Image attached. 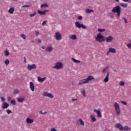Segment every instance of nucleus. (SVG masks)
Listing matches in <instances>:
<instances>
[{"label":"nucleus","instance_id":"obj_1","mask_svg":"<svg viewBox=\"0 0 131 131\" xmlns=\"http://www.w3.org/2000/svg\"><path fill=\"white\" fill-rule=\"evenodd\" d=\"M95 78L92 75L89 76L86 79H83L80 80L78 83L79 85H81V84H83V83H88L89 81L91 80H94Z\"/></svg>","mask_w":131,"mask_h":131},{"label":"nucleus","instance_id":"obj_2","mask_svg":"<svg viewBox=\"0 0 131 131\" xmlns=\"http://www.w3.org/2000/svg\"><path fill=\"white\" fill-rule=\"evenodd\" d=\"M113 13H117V17L119 18L120 17V14L121 13V7L119 5L116 6V7H114L112 10Z\"/></svg>","mask_w":131,"mask_h":131},{"label":"nucleus","instance_id":"obj_3","mask_svg":"<svg viewBox=\"0 0 131 131\" xmlns=\"http://www.w3.org/2000/svg\"><path fill=\"white\" fill-rule=\"evenodd\" d=\"M95 39L96 41H98V42H103L105 41V36L102 35V34L99 33L95 37Z\"/></svg>","mask_w":131,"mask_h":131},{"label":"nucleus","instance_id":"obj_4","mask_svg":"<svg viewBox=\"0 0 131 131\" xmlns=\"http://www.w3.org/2000/svg\"><path fill=\"white\" fill-rule=\"evenodd\" d=\"M114 108L117 113V115H120L121 111L120 106H119V104H118L117 102H115Z\"/></svg>","mask_w":131,"mask_h":131},{"label":"nucleus","instance_id":"obj_5","mask_svg":"<svg viewBox=\"0 0 131 131\" xmlns=\"http://www.w3.org/2000/svg\"><path fill=\"white\" fill-rule=\"evenodd\" d=\"M64 67V66L62 64V62H58L55 64V66L53 67V69H62Z\"/></svg>","mask_w":131,"mask_h":131},{"label":"nucleus","instance_id":"obj_6","mask_svg":"<svg viewBox=\"0 0 131 131\" xmlns=\"http://www.w3.org/2000/svg\"><path fill=\"white\" fill-rule=\"evenodd\" d=\"M75 25L77 28H82L83 29H86L87 28L85 25L83 24H80V23L78 21L76 22L75 23Z\"/></svg>","mask_w":131,"mask_h":131},{"label":"nucleus","instance_id":"obj_7","mask_svg":"<svg viewBox=\"0 0 131 131\" xmlns=\"http://www.w3.org/2000/svg\"><path fill=\"white\" fill-rule=\"evenodd\" d=\"M105 41H106V42H112L113 40H114V37L111 35H109L107 37H104Z\"/></svg>","mask_w":131,"mask_h":131},{"label":"nucleus","instance_id":"obj_8","mask_svg":"<svg viewBox=\"0 0 131 131\" xmlns=\"http://www.w3.org/2000/svg\"><path fill=\"white\" fill-rule=\"evenodd\" d=\"M54 37L56 40H61L62 39V36L61 34L59 33V32H56L55 34L54 35Z\"/></svg>","mask_w":131,"mask_h":131},{"label":"nucleus","instance_id":"obj_9","mask_svg":"<svg viewBox=\"0 0 131 131\" xmlns=\"http://www.w3.org/2000/svg\"><path fill=\"white\" fill-rule=\"evenodd\" d=\"M43 95L44 97H48V98H50V99H53L54 98V95L52 94L47 92H43Z\"/></svg>","mask_w":131,"mask_h":131},{"label":"nucleus","instance_id":"obj_10","mask_svg":"<svg viewBox=\"0 0 131 131\" xmlns=\"http://www.w3.org/2000/svg\"><path fill=\"white\" fill-rule=\"evenodd\" d=\"M28 70L31 71L32 69H36V65L35 64H28Z\"/></svg>","mask_w":131,"mask_h":131},{"label":"nucleus","instance_id":"obj_11","mask_svg":"<svg viewBox=\"0 0 131 131\" xmlns=\"http://www.w3.org/2000/svg\"><path fill=\"white\" fill-rule=\"evenodd\" d=\"M94 112L97 113L98 117H99V118H102V113H101V110H94Z\"/></svg>","mask_w":131,"mask_h":131},{"label":"nucleus","instance_id":"obj_12","mask_svg":"<svg viewBox=\"0 0 131 131\" xmlns=\"http://www.w3.org/2000/svg\"><path fill=\"white\" fill-rule=\"evenodd\" d=\"M46 79H47V77L43 78H41L39 76L37 77V80L39 82H43L46 80Z\"/></svg>","mask_w":131,"mask_h":131},{"label":"nucleus","instance_id":"obj_13","mask_svg":"<svg viewBox=\"0 0 131 131\" xmlns=\"http://www.w3.org/2000/svg\"><path fill=\"white\" fill-rule=\"evenodd\" d=\"M115 126L117 128H118L119 130H122L123 129V126H122V125H121L120 123L116 124Z\"/></svg>","mask_w":131,"mask_h":131},{"label":"nucleus","instance_id":"obj_14","mask_svg":"<svg viewBox=\"0 0 131 131\" xmlns=\"http://www.w3.org/2000/svg\"><path fill=\"white\" fill-rule=\"evenodd\" d=\"M46 52H48L49 53H51L52 51H53V47L52 46H48L46 49Z\"/></svg>","mask_w":131,"mask_h":131},{"label":"nucleus","instance_id":"obj_15","mask_svg":"<svg viewBox=\"0 0 131 131\" xmlns=\"http://www.w3.org/2000/svg\"><path fill=\"white\" fill-rule=\"evenodd\" d=\"M30 89L32 92H34V84L32 83V82H30Z\"/></svg>","mask_w":131,"mask_h":131},{"label":"nucleus","instance_id":"obj_16","mask_svg":"<svg viewBox=\"0 0 131 131\" xmlns=\"http://www.w3.org/2000/svg\"><path fill=\"white\" fill-rule=\"evenodd\" d=\"M3 109H7V108H9V103L7 102H4L2 106Z\"/></svg>","mask_w":131,"mask_h":131},{"label":"nucleus","instance_id":"obj_17","mask_svg":"<svg viewBox=\"0 0 131 131\" xmlns=\"http://www.w3.org/2000/svg\"><path fill=\"white\" fill-rule=\"evenodd\" d=\"M104 82H108L109 81V72H107V75L104 78Z\"/></svg>","mask_w":131,"mask_h":131},{"label":"nucleus","instance_id":"obj_18","mask_svg":"<svg viewBox=\"0 0 131 131\" xmlns=\"http://www.w3.org/2000/svg\"><path fill=\"white\" fill-rule=\"evenodd\" d=\"M77 122H78V123H79V124H80L81 125H82L83 126V125H84V122L81 119H79L78 120Z\"/></svg>","mask_w":131,"mask_h":131},{"label":"nucleus","instance_id":"obj_19","mask_svg":"<svg viewBox=\"0 0 131 131\" xmlns=\"http://www.w3.org/2000/svg\"><path fill=\"white\" fill-rule=\"evenodd\" d=\"M91 122H95V121H96L97 120V119H96V117H95V116H94V115H92L91 116Z\"/></svg>","mask_w":131,"mask_h":131},{"label":"nucleus","instance_id":"obj_20","mask_svg":"<svg viewBox=\"0 0 131 131\" xmlns=\"http://www.w3.org/2000/svg\"><path fill=\"white\" fill-rule=\"evenodd\" d=\"M109 50H110V52H111V53H112V54H115V53H116V49H114L113 48H110Z\"/></svg>","mask_w":131,"mask_h":131},{"label":"nucleus","instance_id":"obj_21","mask_svg":"<svg viewBox=\"0 0 131 131\" xmlns=\"http://www.w3.org/2000/svg\"><path fill=\"white\" fill-rule=\"evenodd\" d=\"M25 99V98H24V97L18 98L17 101H18V102H19V103H23Z\"/></svg>","mask_w":131,"mask_h":131},{"label":"nucleus","instance_id":"obj_22","mask_svg":"<svg viewBox=\"0 0 131 131\" xmlns=\"http://www.w3.org/2000/svg\"><path fill=\"white\" fill-rule=\"evenodd\" d=\"M26 122L27 123H32L33 122V119H31L29 118H27Z\"/></svg>","mask_w":131,"mask_h":131},{"label":"nucleus","instance_id":"obj_23","mask_svg":"<svg viewBox=\"0 0 131 131\" xmlns=\"http://www.w3.org/2000/svg\"><path fill=\"white\" fill-rule=\"evenodd\" d=\"M122 130H124V131L130 130V128L128 126H125L123 127Z\"/></svg>","mask_w":131,"mask_h":131},{"label":"nucleus","instance_id":"obj_24","mask_svg":"<svg viewBox=\"0 0 131 131\" xmlns=\"http://www.w3.org/2000/svg\"><path fill=\"white\" fill-rule=\"evenodd\" d=\"M86 13L88 14H91V13H94V10L90 9H87L85 10Z\"/></svg>","mask_w":131,"mask_h":131},{"label":"nucleus","instance_id":"obj_25","mask_svg":"<svg viewBox=\"0 0 131 131\" xmlns=\"http://www.w3.org/2000/svg\"><path fill=\"white\" fill-rule=\"evenodd\" d=\"M70 38H71V39L75 40L77 39V37H76V35L74 34L70 36Z\"/></svg>","mask_w":131,"mask_h":131},{"label":"nucleus","instance_id":"obj_26","mask_svg":"<svg viewBox=\"0 0 131 131\" xmlns=\"http://www.w3.org/2000/svg\"><path fill=\"white\" fill-rule=\"evenodd\" d=\"M14 11H15V9H14L13 8H10L8 10V12L10 14H14Z\"/></svg>","mask_w":131,"mask_h":131},{"label":"nucleus","instance_id":"obj_27","mask_svg":"<svg viewBox=\"0 0 131 131\" xmlns=\"http://www.w3.org/2000/svg\"><path fill=\"white\" fill-rule=\"evenodd\" d=\"M37 13L38 14H39V15H46V12L43 11H41L39 10H37Z\"/></svg>","mask_w":131,"mask_h":131},{"label":"nucleus","instance_id":"obj_28","mask_svg":"<svg viewBox=\"0 0 131 131\" xmlns=\"http://www.w3.org/2000/svg\"><path fill=\"white\" fill-rule=\"evenodd\" d=\"M120 6H121V7H122L123 8H127V3H121L120 4Z\"/></svg>","mask_w":131,"mask_h":131},{"label":"nucleus","instance_id":"obj_29","mask_svg":"<svg viewBox=\"0 0 131 131\" xmlns=\"http://www.w3.org/2000/svg\"><path fill=\"white\" fill-rule=\"evenodd\" d=\"M72 60L73 61L74 63H80V60H77L73 57L72 58Z\"/></svg>","mask_w":131,"mask_h":131},{"label":"nucleus","instance_id":"obj_30","mask_svg":"<svg viewBox=\"0 0 131 131\" xmlns=\"http://www.w3.org/2000/svg\"><path fill=\"white\" fill-rule=\"evenodd\" d=\"M108 69H109V66H106L105 67V68H104L103 70H102V72L103 73H106V72H107V70H108Z\"/></svg>","mask_w":131,"mask_h":131},{"label":"nucleus","instance_id":"obj_31","mask_svg":"<svg viewBox=\"0 0 131 131\" xmlns=\"http://www.w3.org/2000/svg\"><path fill=\"white\" fill-rule=\"evenodd\" d=\"M4 55L5 56H9V55H10V52H9V51L8 50H6L5 52H4Z\"/></svg>","mask_w":131,"mask_h":131},{"label":"nucleus","instance_id":"obj_32","mask_svg":"<svg viewBox=\"0 0 131 131\" xmlns=\"http://www.w3.org/2000/svg\"><path fill=\"white\" fill-rule=\"evenodd\" d=\"M49 7V5L47 4H42L40 6V8H46Z\"/></svg>","mask_w":131,"mask_h":131},{"label":"nucleus","instance_id":"obj_33","mask_svg":"<svg viewBox=\"0 0 131 131\" xmlns=\"http://www.w3.org/2000/svg\"><path fill=\"white\" fill-rule=\"evenodd\" d=\"M81 93H82V94H83V97H86V95H85V90L84 89H82L81 91Z\"/></svg>","mask_w":131,"mask_h":131},{"label":"nucleus","instance_id":"obj_34","mask_svg":"<svg viewBox=\"0 0 131 131\" xmlns=\"http://www.w3.org/2000/svg\"><path fill=\"white\" fill-rule=\"evenodd\" d=\"M20 37H21V38H23V39H26V35H25L24 34H20Z\"/></svg>","mask_w":131,"mask_h":131},{"label":"nucleus","instance_id":"obj_35","mask_svg":"<svg viewBox=\"0 0 131 131\" xmlns=\"http://www.w3.org/2000/svg\"><path fill=\"white\" fill-rule=\"evenodd\" d=\"M5 64L6 65H9L10 64V60H9V59H6L5 62H4Z\"/></svg>","mask_w":131,"mask_h":131},{"label":"nucleus","instance_id":"obj_36","mask_svg":"<svg viewBox=\"0 0 131 131\" xmlns=\"http://www.w3.org/2000/svg\"><path fill=\"white\" fill-rule=\"evenodd\" d=\"M105 30H106V29H98V31L99 32H103V31H105Z\"/></svg>","mask_w":131,"mask_h":131},{"label":"nucleus","instance_id":"obj_37","mask_svg":"<svg viewBox=\"0 0 131 131\" xmlns=\"http://www.w3.org/2000/svg\"><path fill=\"white\" fill-rule=\"evenodd\" d=\"M11 103L12 104V105H16V101H15V100H11Z\"/></svg>","mask_w":131,"mask_h":131},{"label":"nucleus","instance_id":"obj_38","mask_svg":"<svg viewBox=\"0 0 131 131\" xmlns=\"http://www.w3.org/2000/svg\"><path fill=\"white\" fill-rule=\"evenodd\" d=\"M35 15H36V12H34L33 13V14H30V16H31V17H33V16H35Z\"/></svg>","mask_w":131,"mask_h":131},{"label":"nucleus","instance_id":"obj_39","mask_svg":"<svg viewBox=\"0 0 131 131\" xmlns=\"http://www.w3.org/2000/svg\"><path fill=\"white\" fill-rule=\"evenodd\" d=\"M14 94H19V90L15 89L14 90Z\"/></svg>","mask_w":131,"mask_h":131},{"label":"nucleus","instance_id":"obj_40","mask_svg":"<svg viewBox=\"0 0 131 131\" xmlns=\"http://www.w3.org/2000/svg\"><path fill=\"white\" fill-rule=\"evenodd\" d=\"M6 112L8 114H11V113H12V111L10 110H6Z\"/></svg>","mask_w":131,"mask_h":131},{"label":"nucleus","instance_id":"obj_41","mask_svg":"<svg viewBox=\"0 0 131 131\" xmlns=\"http://www.w3.org/2000/svg\"><path fill=\"white\" fill-rule=\"evenodd\" d=\"M120 85H121V86H123V85H124V82L121 81L120 82Z\"/></svg>","mask_w":131,"mask_h":131},{"label":"nucleus","instance_id":"obj_42","mask_svg":"<svg viewBox=\"0 0 131 131\" xmlns=\"http://www.w3.org/2000/svg\"><path fill=\"white\" fill-rule=\"evenodd\" d=\"M123 2H125V3H129L130 4L131 3V0H122Z\"/></svg>","mask_w":131,"mask_h":131},{"label":"nucleus","instance_id":"obj_43","mask_svg":"<svg viewBox=\"0 0 131 131\" xmlns=\"http://www.w3.org/2000/svg\"><path fill=\"white\" fill-rule=\"evenodd\" d=\"M35 35L36 36H38V35H39V32L37 31H35Z\"/></svg>","mask_w":131,"mask_h":131},{"label":"nucleus","instance_id":"obj_44","mask_svg":"<svg viewBox=\"0 0 131 131\" xmlns=\"http://www.w3.org/2000/svg\"><path fill=\"white\" fill-rule=\"evenodd\" d=\"M47 22H48V20L43 21V23H42L41 25H42V26H43V25H46V23H47Z\"/></svg>","mask_w":131,"mask_h":131},{"label":"nucleus","instance_id":"obj_45","mask_svg":"<svg viewBox=\"0 0 131 131\" xmlns=\"http://www.w3.org/2000/svg\"><path fill=\"white\" fill-rule=\"evenodd\" d=\"M1 102H5V98L1 97Z\"/></svg>","mask_w":131,"mask_h":131},{"label":"nucleus","instance_id":"obj_46","mask_svg":"<svg viewBox=\"0 0 131 131\" xmlns=\"http://www.w3.org/2000/svg\"><path fill=\"white\" fill-rule=\"evenodd\" d=\"M78 20H82V16L81 15H80L78 17Z\"/></svg>","mask_w":131,"mask_h":131},{"label":"nucleus","instance_id":"obj_47","mask_svg":"<svg viewBox=\"0 0 131 131\" xmlns=\"http://www.w3.org/2000/svg\"><path fill=\"white\" fill-rule=\"evenodd\" d=\"M123 19H124V22L125 23L127 24V20L126 19V18H125V17H123Z\"/></svg>","mask_w":131,"mask_h":131},{"label":"nucleus","instance_id":"obj_48","mask_svg":"<svg viewBox=\"0 0 131 131\" xmlns=\"http://www.w3.org/2000/svg\"><path fill=\"white\" fill-rule=\"evenodd\" d=\"M29 5H24L23 6V8H29Z\"/></svg>","mask_w":131,"mask_h":131},{"label":"nucleus","instance_id":"obj_49","mask_svg":"<svg viewBox=\"0 0 131 131\" xmlns=\"http://www.w3.org/2000/svg\"><path fill=\"white\" fill-rule=\"evenodd\" d=\"M122 104H123V105H126V102L125 101H121Z\"/></svg>","mask_w":131,"mask_h":131},{"label":"nucleus","instance_id":"obj_50","mask_svg":"<svg viewBox=\"0 0 131 131\" xmlns=\"http://www.w3.org/2000/svg\"><path fill=\"white\" fill-rule=\"evenodd\" d=\"M24 62L25 63H27V61H26V57H24Z\"/></svg>","mask_w":131,"mask_h":131},{"label":"nucleus","instance_id":"obj_51","mask_svg":"<svg viewBox=\"0 0 131 131\" xmlns=\"http://www.w3.org/2000/svg\"><path fill=\"white\" fill-rule=\"evenodd\" d=\"M38 43H41V40L38 39Z\"/></svg>","mask_w":131,"mask_h":131},{"label":"nucleus","instance_id":"obj_52","mask_svg":"<svg viewBox=\"0 0 131 131\" xmlns=\"http://www.w3.org/2000/svg\"><path fill=\"white\" fill-rule=\"evenodd\" d=\"M111 53V51H110V50L108 49V51L107 52V55L108 56L109 55V53Z\"/></svg>","mask_w":131,"mask_h":131},{"label":"nucleus","instance_id":"obj_53","mask_svg":"<svg viewBox=\"0 0 131 131\" xmlns=\"http://www.w3.org/2000/svg\"><path fill=\"white\" fill-rule=\"evenodd\" d=\"M74 101H77V99H74V98H73V99H72V101H73V102H74Z\"/></svg>","mask_w":131,"mask_h":131},{"label":"nucleus","instance_id":"obj_54","mask_svg":"<svg viewBox=\"0 0 131 131\" xmlns=\"http://www.w3.org/2000/svg\"><path fill=\"white\" fill-rule=\"evenodd\" d=\"M44 12H45V14L48 13V12H49V10H46L45 11H44Z\"/></svg>","mask_w":131,"mask_h":131},{"label":"nucleus","instance_id":"obj_55","mask_svg":"<svg viewBox=\"0 0 131 131\" xmlns=\"http://www.w3.org/2000/svg\"><path fill=\"white\" fill-rule=\"evenodd\" d=\"M41 49H42L43 50H45L46 49V48L45 47V46H41Z\"/></svg>","mask_w":131,"mask_h":131},{"label":"nucleus","instance_id":"obj_56","mask_svg":"<svg viewBox=\"0 0 131 131\" xmlns=\"http://www.w3.org/2000/svg\"><path fill=\"white\" fill-rule=\"evenodd\" d=\"M11 99H12L11 97H8V101H11Z\"/></svg>","mask_w":131,"mask_h":131},{"label":"nucleus","instance_id":"obj_57","mask_svg":"<svg viewBox=\"0 0 131 131\" xmlns=\"http://www.w3.org/2000/svg\"><path fill=\"white\" fill-rule=\"evenodd\" d=\"M42 114H43V115L48 114V112H45L43 113Z\"/></svg>","mask_w":131,"mask_h":131},{"label":"nucleus","instance_id":"obj_58","mask_svg":"<svg viewBox=\"0 0 131 131\" xmlns=\"http://www.w3.org/2000/svg\"><path fill=\"white\" fill-rule=\"evenodd\" d=\"M39 113H40V114H43V112L42 111H40Z\"/></svg>","mask_w":131,"mask_h":131},{"label":"nucleus","instance_id":"obj_59","mask_svg":"<svg viewBox=\"0 0 131 131\" xmlns=\"http://www.w3.org/2000/svg\"><path fill=\"white\" fill-rule=\"evenodd\" d=\"M116 2H117V3H118V2H119V0H115Z\"/></svg>","mask_w":131,"mask_h":131},{"label":"nucleus","instance_id":"obj_60","mask_svg":"<svg viewBox=\"0 0 131 131\" xmlns=\"http://www.w3.org/2000/svg\"><path fill=\"white\" fill-rule=\"evenodd\" d=\"M114 72H117V70H114Z\"/></svg>","mask_w":131,"mask_h":131},{"label":"nucleus","instance_id":"obj_61","mask_svg":"<svg viewBox=\"0 0 131 131\" xmlns=\"http://www.w3.org/2000/svg\"><path fill=\"white\" fill-rule=\"evenodd\" d=\"M0 112H1V110H0Z\"/></svg>","mask_w":131,"mask_h":131}]
</instances>
